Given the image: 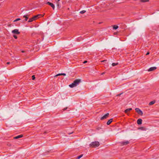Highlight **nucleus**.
Returning <instances> with one entry per match:
<instances>
[{
    "instance_id": "3",
    "label": "nucleus",
    "mask_w": 159,
    "mask_h": 159,
    "mask_svg": "<svg viewBox=\"0 0 159 159\" xmlns=\"http://www.w3.org/2000/svg\"><path fill=\"white\" fill-rule=\"evenodd\" d=\"M120 145L122 146L127 145L129 143V142L128 141H122L120 142Z\"/></svg>"
},
{
    "instance_id": "18",
    "label": "nucleus",
    "mask_w": 159,
    "mask_h": 159,
    "mask_svg": "<svg viewBox=\"0 0 159 159\" xmlns=\"http://www.w3.org/2000/svg\"><path fill=\"white\" fill-rule=\"evenodd\" d=\"M140 1L141 2H148L149 1V0H140Z\"/></svg>"
},
{
    "instance_id": "7",
    "label": "nucleus",
    "mask_w": 159,
    "mask_h": 159,
    "mask_svg": "<svg viewBox=\"0 0 159 159\" xmlns=\"http://www.w3.org/2000/svg\"><path fill=\"white\" fill-rule=\"evenodd\" d=\"M47 4L50 6L52 8V9L54 10L55 8V6L52 3L49 2H47Z\"/></svg>"
},
{
    "instance_id": "1",
    "label": "nucleus",
    "mask_w": 159,
    "mask_h": 159,
    "mask_svg": "<svg viewBox=\"0 0 159 159\" xmlns=\"http://www.w3.org/2000/svg\"><path fill=\"white\" fill-rule=\"evenodd\" d=\"M81 82V80L80 79H76L74 80L73 83L69 85V86L71 88L76 87Z\"/></svg>"
},
{
    "instance_id": "25",
    "label": "nucleus",
    "mask_w": 159,
    "mask_h": 159,
    "mask_svg": "<svg viewBox=\"0 0 159 159\" xmlns=\"http://www.w3.org/2000/svg\"><path fill=\"white\" fill-rule=\"evenodd\" d=\"M122 93H120V94H117V95H116V96H120L122 94Z\"/></svg>"
},
{
    "instance_id": "16",
    "label": "nucleus",
    "mask_w": 159,
    "mask_h": 159,
    "mask_svg": "<svg viewBox=\"0 0 159 159\" xmlns=\"http://www.w3.org/2000/svg\"><path fill=\"white\" fill-rule=\"evenodd\" d=\"M155 101H153L151 102L149 104V105H152L155 103Z\"/></svg>"
},
{
    "instance_id": "24",
    "label": "nucleus",
    "mask_w": 159,
    "mask_h": 159,
    "mask_svg": "<svg viewBox=\"0 0 159 159\" xmlns=\"http://www.w3.org/2000/svg\"><path fill=\"white\" fill-rule=\"evenodd\" d=\"M32 79L33 80H34L35 79V76L34 75H33L32 77Z\"/></svg>"
},
{
    "instance_id": "27",
    "label": "nucleus",
    "mask_w": 159,
    "mask_h": 159,
    "mask_svg": "<svg viewBox=\"0 0 159 159\" xmlns=\"http://www.w3.org/2000/svg\"><path fill=\"white\" fill-rule=\"evenodd\" d=\"M13 37H14V38L15 39H17V37L15 35H13Z\"/></svg>"
},
{
    "instance_id": "14",
    "label": "nucleus",
    "mask_w": 159,
    "mask_h": 159,
    "mask_svg": "<svg viewBox=\"0 0 159 159\" xmlns=\"http://www.w3.org/2000/svg\"><path fill=\"white\" fill-rule=\"evenodd\" d=\"M23 136L22 135H20L18 136H17L14 138L15 139H18L21 138H22Z\"/></svg>"
},
{
    "instance_id": "32",
    "label": "nucleus",
    "mask_w": 159,
    "mask_h": 159,
    "mask_svg": "<svg viewBox=\"0 0 159 159\" xmlns=\"http://www.w3.org/2000/svg\"><path fill=\"white\" fill-rule=\"evenodd\" d=\"M149 54V52H148L146 54V55H148Z\"/></svg>"
},
{
    "instance_id": "26",
    "label": "nucleus",
    "mask_w": 159,
    "mask_h": 159,
    "mask_svg": "<svg viewBox=\"0 0 159 159\" xmlns=\"http://www.w3.org/2000/svg\"><path fill=\"white\" fill-rule=\"evenodd\" d=\"M61 73L58 74L57 75H56V76H58L62 75H61Z\"/></svg>"
},
{
    "instance_id": "33",
    "label": "nucleus",
    "mask_w": 159,
    "mask_h": 159,
    "mask_svg": "<svg viewBox=\"0 0 159 159\" xmlns=\"http://www.w3.org/2000/svg\"><path fill=\"white\" fill-rule=\"evenodd\" d=\"M7 64H10V62H7Z\"/></svg>"
},
{
    "instance_id": "6",
    "label": "nucleus",
    "mask_w": 159,
    "mask_h": 159,
    "mask_svg": "<svg viewBox=\"0 0 159 159\" xmlns=\"http://www.w3.org/2000/svg\"><path fill=\"white\" fill-rule=\"evenodd\" d=\"M109 115V113H107L105 115H104L103 116L101 117V120H103L104 119H106L108 117Z\"/></svg>"
},
{
    "instance_id": "21",
    "label": "nucleus",
    "mask_w": 159,
    "mask_h": 159,
    "mask_svg": "<svg viewBox=\"0 0 159 159\" xmlns=\"http://www.w3.org/2000/svg\"><path fill=\"white\" fill-rule=\"evenodd\" d=\"M83 156V154H81V155L79 156H78L77 158V159H79L80 158H81V157H82Z\"/></svg>"
},
{
    "instance_id": "30",
    "label": "nucleus",
    "mask_w": 159,
    "mask_h": 159,
    "mask_svg": "<svg viewBox=\"0 0 159 159\" xmlns=\"http://www.w3.org/2000/svg\"><path fill=\"white\" fill-rule=\"evenodd\" d=\"M67 107H66L65 108H64V109H63V110H64V111L65 110H66V109H67Z\"/></svg>"
},
{
    "instance_id": "19",
    "label": "nucleus",
    "mask_w": 159,
    "mask_h": 159,
    "mask_svg": "<svg viewBox=\"0 0 159 159\" xmlns=\"http://www.w3.org/2000/svg\"><path fill=\"white\" fill-rule=\"evenodd\" d=\"M118 28V26L116 25H114L113 26L114 29L116 30Z\"/></svg>"
},
{
    "instance_id": "15",
    "label": "nucleus",
    "mask_w": 159,
    "mask_h": 159,
    "mask_svg": "<svg viewBox=\"0 0 159 159\" xmlns=\"http://www.w3.org/2000/svg\"><path fill=\"white\" fill-rule=\"evenodd\" d=\"M34 20L32 17V18H30L29 19V20H28V22H32L33 21H34Z\"/></svg>"
},
{
    "instance_id": "29",
    "label": "nucleus",
    "mask_w": 159,
    "mask_h": 159,
    "mask_svg": "<svg viewBox=\"0 0 159 159\" xmlns=\"http://www.w3.org/2000/svg\"><path fill=\"white\" fill-rule=\"evenodd\" d=\"M61 75H66V74L65 73H61Z\"/></svg>"
},
{
    "instance_id": "12",
    "label": "nucleus",
    "mask_w": 159,
    "mask_h": 159,
    "mask_svg": "<svg viewBox=\"0 0 159 159\" xmlns=\"http://www.w3.org/2000/svg\"><path fill=\"white\" fill-rule=\"evenodd\" d=\"M112 119H111L110 120H109L107 122V125H110L112 122Z\"/></svg>"
},
{
    "instance_id": "11",
    "label": "nucleus",
    "mask_w": 159,
    "mask_h": 159,
    "mask_svg": "<svg viewBox=\"0 0 159 159\" xmlns=\"http://www.w3.org/2000/svg\"><path fill=\"white\" fill-rule=\"evenodd\" d=\"M29 15H24L23 16V17L25 18V21H27L28 19Z\"/></svg>"
},
{
    "instance_id": "34",
    "label": "nucleus",
    "mask_w": 159,
    "mask_h": 159,
    "mask_svg": "<svg viewBox=\"0 0 159 159\" xmlns=\"http://www.w3.org/2000/svg\"><path fill=\"white\" fill-rule=\"evenodd\" d=\"M143 128V127H141L140 128V129H142Z\"/></svg>"
},
{
    "instance_id": "35",
    "label": "nucleus",
    "mask_w": 159,
    "mask_h": 159,
    "mask_svg": "<svg viewBox=\"0 0 159 159\" xmlns=\"http://www.w3.org/2000/svg\"><path fill=\"white\" fill-rule=\"evenodd\" d=\"M60 0H57V2H59V1H60Z\"/></svg>"
},
{
    "instance_id": "5",
    "label": "nucleus",
    "mask_w": 159,
    "mask_h": 159,
    "mask_svg": "<svg viewBox=\"0 0 159 159\" xmlns=\"http://www.w3.org/2000/svg\"><path fill=\"white\" fill-rule=\"evenodd\" d=\"M12 33L14 34H19L20 32L19 31L18 29H16L12 31Z\"/></svg>"
},
{
    "instance_id": "36",
    "label": "nucleus",
    "mask_w": 159,
    "mask_h": 159,
    "mask_svg": "<svg viewBox=\"0 0 159 159\" xmlns=\"http://www.w3.org/2000/svg\"><path fill=\"white\" fill-rule=\"evenodd\" d=\"M22 52H24V51H22Z\"/></svg>"
},
{
    "instance_id": "9",
    "label": "nucleus",
    "mask_w": 159,
    "mask_h": 159,
    "mask_svg": "<svg viewBox=\"0 0 159 159\" xmlns=\"http://www.w3.org/2000/svg\"><path fill=\"white\" fill-rule=\"evenodd\" d=\"M142 123V120L141 119H139L137 120V123L138 125H140Z\"/></svg>"
},
{
    "instance_id": "2",
    "label": "nucleus",
    "mask_w": 159,
    "mask_h": 159,
    "mask_svg": "<svg viewBox=\"0 0 159 159\" xmlns=\"http://www.w3.org/2000/svg\"><path fill=\"white\" fill-rule=\"evenodd\" d=\"M99 143L98 142L95 141L91 143L89 145L92 148H96L98 146Z\"/></svg>"
},
{
    "instance_id": "23",
    "label": "nucleus",
    "mask_w": 159,
    "mask_h": 159,
    "mask_svg": "<svg viewBox=\"0 0 159 159\" xmlns=\"http://www.w3.org/2000/svg\"><path fill=\"white\" fill-rule=\"evenodd\" d=\"M20 20V18H17L14 21V22H16V21H18V20Z\"/></svg>"
},
{
    "instance_id": "20",
    "label": "nucleus",
    "mask_w": 159,
    "mask_h": 159,
    "mask_svg": "<svg viewBox=\"0 0 159 159\" xmlns=\"http://www.w3.org/2000/svg\"><path fill=\"white\" fill-rule=\"evenodd\" d=\"M118 64V63H113L112 64V65L113 66H116Z\"/></svg>"
},
{
    "instance_id": "8",
    "label": "nucleus",
    "mask_w": 159,
    "mask_h": 159,
    "mask_svg": "<svg viewBox=\"0 0 159 159\" xmlns=\"http://www.w3.org/2000/svg\"><path fill=\"white\" fill-rule=\"evenodd\" d=\"M156 68H157L156 67H151L149 68L148 70V71H151L156 69Z\"/></svg>"
},
{
    "instance_id": "13",
    "label": "nucleus",
    "mask_w": 159,
    "mask_h": 159,
    "mask_svg": "<svg viewBox=\"0 0 159 159\" xmlns=\"http://www.w3.org/2000/svg\"><path fill=\"white\" fill-rule=\"evenodd\" d=\"M132 110V109L131 108L127 109L125 111V113H128V112L130 111H131Z\"/></svg>"
},
{
    "instance_id": "10",
    "label": "nucleus",
    "mask_w": 159,
    "mask_h": 159,
    "mask_svg": "<svg viewBox=\"0 0 159 159\" xmlns=\"http://www.w3.org/2000/svg\"><path fill=\"white\" fill-rule=\"evenodd\" d=\"M40 15H41L40 14H38L37 15L34 16L33 17L34 19V20H36L37 18H38L39 17V16Z\"/></svg>"
},
{
    "instance_id": "4",
    "label": "nucleus",
    "mask_w": 159,
    "mask_h": 159,
    "mask_svg": "<svg viewBox=\"0 0 159 159\" xmlns=\"http://www.w3.org/2000/svg\"><path fill=\"white\" fill-rule=\"evenodd\" d=\"M136 111L139 114L142 115L143 114V112L139 108H136L135 109Z\"/></svg>"
},
{
    "instance_id": "31",
    "label": "nucleus",
    "mask_w": 159,
    "mask_h": 159,
    "mask_svg": "<svg viewBox=\"0 0 159 159\" xmlns=\"http://www.w3.org/2000/svg\"><path fill=\"white\" fill-rule=\"evenodd\" d=\"M87 61H84L83 62V63L84 64V63H87Z\"/></svg>"
},
{
    "instance_id": "17",
    "label": "nucleus",
    "mask_w": 159,
    "mask_h": 159,
    "mask_svg": "<svg viewBox=\"0 0 159 159\" xmlns=\"http://www.w3.org/2000/svg\"><path fill=\"white\" fill-rule=\"evenodd\" d=\"M57 7L58 8H60L61 5H60V4L59 2H57Z\"/></svg>"
},
{
    "instance_id": "22",
    "label": "nucleus",
    "mask_w": 159,
    "mask_h": 159,
    "mask_svg": "<svg viewBox=\"0 0 159 159\" xmlns=\"http://www.w3.org/2000/svg\"><path fill=\"white\" fill-rule=\"evenodd\" d=\"M86 12V11L83 10L80 12V13L81 14H83Z\"/></svg>"
},
{
    "instance_id": "28",
    "label": "nucleus",
    "mask_w": 159,
    "mask_h": 159,
    "mask_svg": "<svg viewBox=\"0 0 159 159\" xmlns=\"http://www.w3.org/2000/svg\"><path fill=\"white\" fill-rule=\"evenodd\" d=\"M107 60H103V61H101V62H105V61H107Z\"/></svg>"
}]
</instances>
